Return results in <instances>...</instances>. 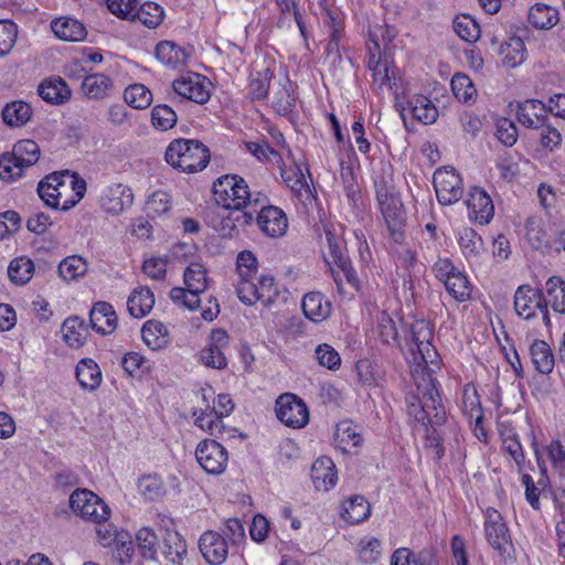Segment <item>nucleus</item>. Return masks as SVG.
Wrapping results in <instances>:
<instances>
[{
  "label": "nucleus",
  "instance_id": "680f3d73",
  "mask_svg": "<svg viewBox=\"0 0 565 565\" xmlns=\"http://www.w3.org/2000/svg\"><path fill=\"white\" fill-rule=\"evenodd\" d=\"M257 295L259 297V302L265 307H270L278 296V290L275 284V279L270 275H263L258 278V284H256Z\"/></svg>",
  "mask_w": 565,
  "mask_h": 565
},
{
  "label": "nucleus",
  "instance_id": "dca6fc26",
  "mask_svg": "<svg viewBox=\"0 0 565 565\" xmlns=\"http://www.w3.org/2000/svg\"><path fill=\"white\" fill-rule=\"evenodd\" d=\"M259 230L269 237H281L288 227L285 212L274 205L262 206L254 216Z\"/></svg>",
  "mask_w": 565,
  "mask_h": 565
},
{
  "label": "nucleus",
  "instance_id": "de8ad7c7",
  "mask_svg": "<svg viewBox=\"0 0 565 565\" xmlns=\"http://www.w3.org/2000/svg\"><path fill=\"white\" fill-rule=\"evenodd\" d=\"M164 11L156 2H145L130 19L137 18L145 26L149 29L157 28L163 20Z\"/></svg>",
  "mask_w": 565,
  "mask_h": 565
},
{
  "label": "nucleus",
  "instance_id": "423d86ee",
  "mask_svg": "<svg viewBox=\"0 0 565 565\" xmlns=\"http://www.w3.org/2000/svg\"><path fill=\"white\" fill-rule=\"evenodd\" d=\"M40 158L39 145L30 139L18 141L10 153L0 156V179L11 181L20 178L23 169L33 166Z\"/></svg>",
  "mask_w": 565,
  "mask_h": 565
},
{
  "label": "nucleus",
  "instance_id": "ddd939ff",
  "mask_svg": "<svg viewBox=\"0 0 565 565\" xmlns=\"http://www.w3.org/2000/svg\"><path fill=\"white\" fill-rule=\"evenodd\" d=\"M230 347V337L223 329H214L210 334L209 343L201 350L200 361L203 365L224 370L227 367L225 351Z\"/></svg>",
  "mask_w": 565,
  "mask_h": 565
},
{
  "label": "nucleus",
  "instance_id": "e433bc0d",
  "mask_svg": "<svg viewBox=\"0 0 565 565\" xmlns=\"http://www.w3.org/2000/svg\"><path fill=\"white\" fill-rule=\"evenodd\" d=\"M370 503L362 495L351 497L343 503L341 516L352 523L358 524L363 522L370 516Z\"/></svg>",
  "mask_w": 565,
  "mask_h": 565
},
{
  "label": "nucleus",
  "instance_id": "2f4dec72",
  "mask_svg": "<svg viewBox=\"0 0 565 565\" xmlns=\"http://www.w3.org/2000/svg\"><path fill=\"white\" fill-rule=\"evenodd\" d=\"M311 479L318 490L328 491L334 487L337 472L333 461L329 457L318 458L311 468Z\"/></svg>",
  "mask_w": 565,
  "mask_h": 565
},
{
  "label": "nucleus",
  "instance_id": "412c9836",
  "mask_svg": "<svg viewBox=\"0 0 565 565\" xmlns=\"http://www.w3.org/2000/svg\"><path fill=\"white\" fill-rule=\"evenodd\" d=\"M161 554L168 565H183L188 558V544L174 529H167L162 534Z\"/></svg>",
  "mask_w": 565,
  "mask_h": 565
},
{
  "label": "nucleus",
  "instance_id": "b1692460",
  "mask_svg": "<svg viewBox=\"0 0 565 565\" xmlns=\"http://www.w3.org/2000/svg\"><path fill=\"white\" fill-rule=\"evenodd\" d=\"M409 115L424 125L436 121L438 111L433 102L424 95H414L402 109V116Z\"/></svg>",
  "mask_w": 565,
  "mask_h": 565
},
{
  "label": "nucleus",
  "instance_id": "6e6552de",
  "mask_svg": "<svg viewBox=\"0 0 565 565\" xmlns=\"http://www.w3.org/2000/svg\"><path fill=\"white\" fill-rule=\"evenodd\" d=\"M543 290L530 285H521L514 294V310L524 320L534 318L537 312L542 315L546 327L551 326L548 309L544 307Z\"/></svg>",
  "mask_w": 565,
  "mask_h": 565
},
{
  "label": "nucleus",
  "instance_id": "e2e57ef3",
  "mask_svg": "<svg viewBox=\"0 0 565 565\" xmlns=\"http://www.w3.org/2000/svg\"><path fill=\"white\" fill-rule=\"evenodd\" d=\"M18 35V26L11 21H0V56L12 50Z\"/></svg>",
  "mask_w": 565,
  "mask_h": 565
},
{
  "label": "nucleus",
  "instance_id": "58836bf2",
  "mask_svg": "<svg viewBox=\"0 0 565 565\" xmlns=\"http://www.w3.org/2000/svg\"><path fill=\"white\" fill-rule=\"evenodd\" d=\"M76 377L82 387L93 391L102 382V372L95 361L84 359L76 366Z\"/></svg>",
  "mask_w": 565,
  "mask_h": 565
},
{
  "label": "nucleus",
  "instance_id": "20e7f679",
  "mask_svg": "<svg viewBox=\"0 0 565 565\" xmlns=\"http://www.w3.org/2000/svg\"><path fill=\"white\" fill-rule=\"evenodd\" d=\"M210 149L196 139H174L164 153V159L171 167L185 173L202 171L210 162Z\"/></svg>",
  "mask_w": 565,
  "mask_h": 565
},
{
  "label": "nucleus",
  "instance_id": "39448f33",
  "mask_svg": "<svg viewBox=\"0 0 565 565\" xmlns=\"http://www.w3.org/2000/svg\"><path fill=\"white\" fill-rule=\"evenodd\" d=\"M376 200L386 223L391 237L395 243H403L406 223L405 211L401 198L386 184L376 183Z\"/></svg>",
  "mask_w": 565,
  "mask_h": 565
},
{
  "label": "nucleus",
  "instance_id": "f257e3e1",
  "mask_svg": "<svg viewBox=\"0 0 565 565\" xmlns=\"http://www.w3.org/2000/svg\"><path fill=\"white\" fill-rule=\"evenodd\" d=\"M413 377L417 394L406 396L408 416L426 428L443 425L447 418L446 409L430 370L419 372L416 369Z\"/></svg>",
  "mask_w": 565,
  "mask_h": 565
},
{
  "label": "nucleus",
  "instance_id": "69168bd1",
  "mask_svg": "<svg viewBox=\"0 0 565 565\" xmlns=\"http://www.w3.org/2000/svg\"><path fill=\"white\" fill-rule=\"evenodd\" d=\"M170 207V195L164 191L153 192L147 201V211L152 216L163 215Z\"/></svg>",
  "mask_w": 565,
  "mask_h": 565
},
{
  "label": "nucleus",
  "instance_id": "6ab92c4d",
  "mask_svg": "<svg viewBox=\"0 0 565 565\" xmlns=\"http://www.w3.org/2000/svg\"><path fill=\"white\" fill-rule=\"evenodd\" d=\"M467 206L470 217L481 225L489 224L494 216L492 199L482 188L470 190Z\"/></svg>",
  "mask_w": 565,
  "mask_h": 565
},
{
  "label": "nucleus",
  "instance_id": "4d7b16f0",
  "mask_svg": "<svg viewBox=\"0 0 565 565\" xmlns=\"http://www.w3.org/2000/svg\"><path fill=\"white\" fill-rule=\"evenodd\" d=\"M186 288L196 291H205L207 287L206 270L200 263H191L183 275Z\"/></svg>",
  "mask_w": 565,
  "mask_h": 565
},
{
  "label": "nucleus",
  "instance_id": "a878e982",
  "mask_svg": "<svg viewBox=\"0 0 565 565\" xmlns=\"http://www.w3.org/2000/svg\"><path fill=\"white\" fill-rule=\"evenodd\" d=\"M301 308L303 315L312 322H322L332 311L331 302L321 292L311 291L303 296Z\"/></svg>",
  "mask_w": 565,
  "mask_h": 565
},
{
  "label": "nucleus",
  "instance_id": "774afa93",
  "mask_svg": "<svg viewBox=\"0 0 565 565\" xmlns=\"http://www.w3.org/2000/svg\"><path fill=\"white\" fill-rule=\"evenodd\" d=\"M547 456L553 469L562 477H565V448L558 441L554 440L547 446Z\"/></svg>",
  "mask_w": 565,
  "mask_h": 565
},
{
  "label": "nucleus",
  "instance_id": "8fccbe9b",
  "mask_svg": "<svg viewBox=\"0 0 565 565\" xmlns=\"http://www.w3.org/2000/svg\"><path fill=\"white\" fill-rule=\"evenodd\" d=\"M125 102L136 109H145L152 102V94L143 84H132L125 89Z\"/></svg>",
  "mask_w": 565,
  "mask_h": 565
},
{
  "label": "nucleus",
  "instance_id": "13d9d810",
  "mask_svg": "<svg viewBox=\"0 0 565 565\" xmlns=\"http://www.w3.org/2000/svg\"><path fill=\"white\" fill-rule=\"evenodd\" d=\"M376 330L381 341L388 345L398 343L397 328L392 317L382 311L376 319Z\"/></svg>",
  "mask_w": 565,
  "mask_h": 565
},
{
  "label": "nucleus",
  "instance_id": "09e8293b",
  "mask_svg": "<svg viewBox=\"0 0 565 565\" xmlns=\"http://www.w3.org/2000/svg\"><path fill=\"white\" fill-rule=\"evenodd\" d=\"M86 260L78 256L72 255L64 258L58 265V274L64 280H74L87 273Z\"/></svg>",
  "mask_w": 565,
  "mask_h": 565
},
{
  "label": "nucleus",
  "instance_id": "052dcab7",
  "mask_svg": "<svg viewBox=\"0 0 565 565\" xmlns=\"http://www.w3.org/2000/svg\"><path fill=\"white\" fill-rule=\"evenodd\" d=\"M462 412L470 420L476 417L480 419L483 415L477 388L472 385H467L463 388Z\"/></svg>",
  "mask_w": 565,
  "mask_h": 565
},
{
  "label": "nucleus",
  "instance_id": "37998d69",
  "mask_svg": "<svg viewBox=\"0 0 565 565\" xmlns=\"http://www.w3.org/2000/svg\"><path fill=\"white\" fill-rule=\"evenodd\" d=\"M458 244L467 259L476 258L483 252V241L471 227H463L458 232Z\"/></svg>",
  "mask_w": 565,
  "mask_h": 565
},
{
  "label": "nucleus",
  "instance_id": "a19ab883",
  "mask_svg": "<svg viewBox=\"0 0 565 565\" xmlns=\"http://www.w3.org/2000/svg\"><path fill=\"white\" fill-rule=\"evenodd\" d=\"M527 18L534 28L548 30L558 22V12L550 6L536 3L531 7Z\"/></svg>",
  "mask_w": 565,
  "mask_h": 565
},
{
  "label": "nucleus",
  "instance_id": "49530a36",
  "mask_svg": "<svg viewBox=\"0 0 565 565\" xmlns=\"http://www.w3.org/2000/svg\"><path fill=\"white\" fill-rule=\"evenodd\" d=\"M136 542L138 551L145 559H156L159 543L158 536L151 527H141L136 533Z\"/></svg>",
  "mask_w": 565,
  "mask_h": 565
},
{
  "label": "nucleus",
  "instance_id": "7c9ffc66",
  "mask_svg": "<svg viewBox=\"0 0 565 565\" xmlns=\"http://www.w3.org/2000/svg\"><path fill=\"white\" fill-rule=\"evenodd\" d=\"M141 335L145 344L153 350H162L170 342L168 328L158 320H148L141 329Z\"/></svg>",
  "mask_w": 565,
  "mask_h": 565
},
{
  "label": "nucleus",
  "instance_id": "3c124183",
  "mask_svg": "<svg viewBox=\"0 0 565 565\" xmlns=\"http://www.w3.org/2000/svg\"><path fill=\"white\" fill-rule=\"evenodd\" d=\"M334 441L340 448L348 451V446L359 447L362 444L363 438L360 433L356 431V428L352 423L342 422L337 425Z\"/></svg>",
  "mask_w": 565,
  "mask_h": 565
},
{
  "label": "nucleus",
  "instance_id": "f8f14e48",
  "mask_svg": "<svg viewBox=\"0 0 565 565\" xmlns=\"http://www.w3.org/2000/svg\"><path fill=\"white\" fill-rule=\"evenodd\" d=\"M195 458L201 468L210 475H221L228 460L225 447L213 439H204L199 443Z\"/></svg>",
  "mask_w": 565,
  "mask_h": 565
},
{
  "label": "nucleus",
  "instance_id": "c03bdc74",
  "mask_svg": "<svg viewBox=\"0 0 565 565\" xmlns=\"http://www.w3.org/2000/svg\"><path fill=\"white\" fill-rule=\"evenodd\" d=\"M34 264L26 257L21 256L12 259L8 267V275L15 285H25L33 276Z\"/></svg>",
  "mask_w": 565,
  "mask_h": 565
},
{
  "label": "nucleus",
  "instance_id": "0e129e2a",
  "mask_svg": "<svg viewBox=\"0 0 565 565\" xmlns=\"http://www.w3.org/2000/svg\"><path fill=\"white\" fill-rule=\"evenodd\" d=\"M315 353L320 365L329 370H337L340 367L341 358L331 345L327 343L319 344L316 348Z\"/></svg>",
  "mask_w": 565,
  "mask_h": 565
},
{
  "label": "nucleus",
  "instance_id": "2eb2a0df",
  "mask_svg": "<svg viewBox=\"0 0 565 565\" xmlns=\"http://www.w3.org/2000/svg\"><path fill=\"white\" fill-rule=\"evenodd\" d=\"M102 207L110 214L118 215L134 203L132 190L122 183H111L100 193Z\"/></svg>",
  "mask_w": 565,
  "mask_h": 565
},
{
  "label": "nucleus",
  "instance_id": "0eeeda50",
  "mask_svg": "<svg viewBox=\"0 0 565 565\" xmlns=\"http://www.w3.org/2000/svg\"><path fill=\"white\" fill-rule=\"evenodd\" d=\"M483 531L488 544L501 557L510 556V550L513 547L511 534L505 520L498 510L488 508L484 511Z\"/></svg>",
  "mask_w": 565,
  "mask_h": 565
},
{
  "label": "nucleus",
  "instance_id": "ea45409f",
  "mask_svg": "<svg viewBox=\"0 0 565 565\" xmlns=\"http://www.w3.org/2000/svg\"><path fill=\"white\" fill-rule=\"evenodd\" d=\"M1 115L8 126L21 127L30 120L32 110L25 102L14 100L4 106Z\"/></svg>",
  "mask_w": 565,
  "mask_h": 565
},
{
  "label": "nucleus",
  "instance_id": "6e6d98bb",
  "mask_svg": "<svg viewBox=\"0 0 565 565\" xmlns=\"http://www.w3.org/2000/svg\"><path fill=\"white\" fill-rule=\"evenodd\" d=\"M451 89L456 98L462 103L472 102L477 95L472 81L465 74H456L452 77Z\"/></svg>",
  "mask_w": 565,
  "mask_h": 565
},
{
  "label": "nucleus",
  "instance_id": "79ce46f5",
  "mask_svg": "<svg viewBox=\"0 0 565 565\" xmlns=\"http://www.w3.org/2000/svg\"><path fill=\"white\" fill-rule=\"evenodd\" d=\"M455 33L467 43H475L480 39L481 30L478 22L469 14H458L452 21Z\"/></svg>",
  "mask_w": 565,
  "mask_h": 565
},
{
  "label": "nucleus",
  "instance_id": "f03ea898",
  "mask_svg": "<svg viewBox=\"0 0 565 565\" xmlns=\"http://www.w3.org/2000/svg\"><path fill=\"white\" fill-rule=\"evenodd\" d=\"M214 200L224 211H230V221L239 225H249L254 221L259 194L253 199L246 181L236 174L220 177L213 184Z\"/></svg>",
  "mask_w": 565,
  "mask_h": 565
},
{
  "label": "nucleus",
  "instance_id": "c85d7f7f",
  "mask_svg": "<svg viewBox=\"0 0 565 565\" xmlns=\"http://www.w3.org/2000/svg\"><path fill=\"white\" fill-rule=\"evenodd\" d=\"M529 353L531 361L539 373L547 375L553 372L555 356L547 342L535 339L530 345Z\"/></svg>",
  "mask_w": 565,
  "mask_h": 565
},
{
  "label": "nucleus",
  "instance_id": "864d4df0",
  "mask_svg": "<svg viewBox=\"0 0 565 565\" xmlns=\"http://www.w3.org/2000/svg\"><path fill=\"white\" fill-rule=\"evenodd\" d=\"M177 119L175 111L166 104L156 105L151 110V124L160 131H167L173 128L177 124Z\"/></svg>",
  "mask_w": 565,
  "mask_h": 565
},
{
  "label": "nucleus",
  "instance_id": "603ef678",
  "mask_svg": "<svg viewBox=\"0 0 565 565\" xmlns=\"http://www.w3.org/2000/svg\"><path fill=\"white\" fill-rule=\"evenodd\" d=\"M324 239L328 253L324 254V259L328 265H334L348 258L345 255L344 242L337 236L329 227H324Z\"/></svg>",
  "mask_w": 565,
  "mask_h": 565
},
{
  "label": "nucleus",
  "instance_id": "473e14b6",
  "mask_svg": "<svg viewBox=\"0 0 565 565\" xmlns=\"http://www.w3.org/2000/svg\"><path fill=\"white\" fill-rule=\"evenodd\" d=\"M156 57L163 65L178 68L184 66L188 61L186 51L172 41H161L156 46Z\"/></svg>",
  "mask_w": 565,
  "mask_h": 565
},
{
  "label": "nucleus",
  "instance_id": "a211bd4d",
  "mask_svg": "<svg viewBox=\"0 0 565 565\" xmlns=\"http://www.w3.org/2000/svg\"><path fill=\"white\" fill-rule=\"evenodd\" d=\"M199 548L204 559L211 565L223 564L228 555L224 535L215 531H206L201 535Z\"/></svg>",
  "mask_w": 565,
  "mask_h": 565
},
{
  "label": "nucleus",
  "instance_id": "f3484780",
  "mask_svg": "<svg viewBox=\"0 0 565 565\" xmlns=\"http://www.w3.org/2000/svg\"><path fill=\"white\" fill-rule=\"evenodd\" d=\"M409 332L412 341L416 347V350L412 349L413 353L418 354L425 366L428 363H433L437 352L431 345L433 330L429 322L424 319L416 320L411 324Z\"/></svg>",
  "mask_w": 565,
  "mask_h": 565
},
{
  "label": "nucleus",
  "instance_id": "5fc2aeb1",
  "mask_svg": "<svg viewBox=\"0 0 565 565\" xmlns=\"http://www.w3.org/2000/svg\"><path fill=\"white\" fill-rule=\"evenodd\" d=\"M525 237L534 249H540L547 245L546 233L541 217L531 216L526 220Z\"/></svg>",
  "mask_w": 565,
  "mask_h": 565
},
{
  "label": "nucleus",
  "instance_id": "aec40b11",
  "mask_svg": "<svg viewBox=\"0 0 565 565\" xmlns=\"http://www.w3.org/2000/svg\"><path fill=\"white\" fill-rule=\"evenodd\" d=\"M516 118L522 126L539 130L548 119L547 109L541 100L526 99L516 104Z\"/></svg>",
  "mask_w": 565,
  "mask_h": 565
},
{
  "label": "nucleus",
  "instance_id": "4c0bfd02",
  "mask_svg": "<svg viewBox=\"0 0 565 565\" xmlns=\"http://www.w3.org/2000/svg\"><path fill=\"white\" fill-rule=\"evenodd\" d=\"M195 424L201 429L210 433L212 436L217 438H224L225 435L234 437L233 429L227 428L220 416L212 409L203 411L196 418Z\"/></svg>",
  "mask_w": 565,
  "mask_h": 565
},
{
  "label": "nucleus",
  "instance_id": "bf43d9fd",
  "mask_svg": "<svg viewBox=\"0 0 565 565\" xmlns=\"http://www.w3.org/2000/svg\"><path fill=\"white\" fill-rule=\"evenodd\" d=\"M273 71L268 67L256 73L249 83V95L253 99L262 100L268 96Z\"/></svg>",
  "mask_w": 565,
  "mask_h": 565
},
{
  "label": "nucleus",
  "instance_id": "c756f323",
  "mask_svg": "<svg viewBox=\"0 0 565 565\" xmlns=\"http://www.w3.org/2000/svg\"><path fill=\"white\" fill-rule=\"evenodd\" d=\"M61 331L64 341L72 349H79L86 343L88 328L78 316H72L65 319Z\"/></svg>",
  "mask_w": 565,
  "mask_h": 565
},
{
  "label": "nucleus",
  "instance_id": "338daca9",
  "mask_svg": "<svg viewBox=\"0 0 565 565\" xmlns=\"http://www.w3.org/2000/svg\"><path fill=\"white\" fill-rule=\"evenodd\" d=\"M381 556V542L372 537L359 543V557L365 564L375 563Z\"/></svg>",
  "mask_w": 565,
  "mask_h": 565
},
{
  "label": "nucleus",
  "instance_id": "bb28decb",
  "mask_svg": "<svg viewBox=\"0 0 565 565\" xmlns=\"http://www.w3.org/2000/svg\"><path fill=\"white\" fill-rule=\"evenodd\" d=\"M53 33L62 41L81 42L87 36L86 28L76 19L62 17L51 22Z\"/></svg>",
  "mask_w": 565,
  "mask_h": 565
},
{
  "label": "nucleus",
  "instance_id": "7ed1b4c3",
  "mask_svg": "<svg viewBox=\"0 0 565 565\" xmlns=\"http://www.w3.org/2000/svg\"><path fill=\"white\" fill-rule=\"evenodd\" d=\"M86 192L85 180L76 173L53 172L38 184V193L49 207L68 211L74 207Z\"/></svg>",
  "mask_w": 565,
  "mask_h": 565
},
{
  "label": "nucleus",
  "instance_id": "9d476101",
  "mask_svg": "<svg viewBox=\"0 0 565 565\" xmlns=\"http://www.w3.org/2000/svg\"><path fill=\"white\" fill-rule=\"evenodd\" d=\"M437 200L443 205L458 202L463 194L462 180L454 168H439L433 178Z\"/></svg>",
  "mask_w": 565,
  "mask_h": 565
},
{
  "label": "nucleus",
  "instance_id": "4468645a",
  "mask_svg": "<svg viewBox=\"0 0 565 565\" xmlns=\"http://www.w3.org/2000/svg\"><path fill=\"white\" fill-rule=\"evenodd\" d=\"M210 82L198 73H189L172 83V88L179 96L196 104H205L210 97Z\"/></svg>",
  "mask_w": 565,
  "mask_h": 565
},
{
  "label": "nucleus",
  "instance_id": "4be33fe9",
  "mask_svg": "<svg viewBox=\"0 0 565 565\" xmlns=\"http://www.w3.org/2000/svg\"><path fill=\"white\" fill-rule=\"evenodd\" d=\"M38 93L43 100L52 105H64L72 97L71 88L60 76H51L42 81Z\"/></svg>",
  "mask_w": 565,
  "mask_h": 565
},
{
  "label": "nucleus",
  "instance_id": "72a5a7b5",
  "mask_svg": "<svg viewBox=\"0 0 565 565\" xmlns=\"http://www.w3.org/2000/svg\"><path fill=\"white\" fill-rule=\"evenodd\" d=\"M154 305L153 292L148 287H139L131 291L127 300V309L135 318L147 316Z\"/></svg>",
  "mask_w": 565,
  "mask_h": 565
},
{
  "label": "nucleus",
  "instance_id": "5701e85b",
  "mask_svg": "<svg viewBox=\"0 0 565 565\" xmlns=\"http://www.w3.org/2000/svg\"><path fill=\"white\" fill-rule=\"evenodd\" d=\"M89 324L97 333L110 334L117 326L113 306L105 301L96 302L89 311Z\"/></svg>",
  "mask_w": 565,
  "mask_h": 565
},
{
  "label": "nucleus",
  "instance_id": "f704fd0d",
  "mask_svg": "<svg viewBox=\"0 0 565 565\" xmlns=\"http://www.w3.org/2000/svg\"><path fill=\"white\" fill-rule=\"evenodd\" d=\"M499 54L501 55V64L505 68H514L525 61L526 47L521 38L513 36L501 44Z\"/></svg>",
  "mask_w": 565,
  "mask_h": 565
},
{
  "label": "nucleus",
  "instance_id": "9b49d317",
  "mask_svg": "<svg viewBox=\"0 0 565 565\" xmlns=\"http://www.w3.org/2000/svg\"><path fill=\"white\" fill-rule=\"evenodd\" d=\"M275 411L277 418L291 428H302L309 422L306 403L295 394H281L276 401Z\"/></svg>",
  "mask_w": 565,
  "mask_h": 565
},
{
  "label": "nucleus",
  "instance_id": "cd10ccee",
  "mask_svg": "<svg viewBox=\"0 0 565 565\" xmlns=\"http://www.w3.org/2000/svg\"><path fill=\"white\" fill-rule=\"evenodd\" d=\"M543 290L544 307L550 306L555 312L565 315V280L559 276L550 277Z\"/></svg>",
  "mask_w": 565,
  "mask_h": 565
},
{
  "label": "nucleus",
  "instance_id": "a18cd8bd",
  "mask_svg": "<svg viewBox=\"0 0 565 565\" xmlns=\"http://www.w3.org/2000/svg\"><path fill=\"white\" fill-rule=\"evenodd\" d=\"M443 284L448 294L459 302L467 301L471 296V286L468 277L460 270L450 276Z\"/></svg>",
  "mask_w": 565,
  "mask_h": 565
},
{
  "label": "nucleus",
  "instance_id": "1a4fd4ad",
  "mask_svg": "<svg viewBox=\"0 0 565 565\" xmlns=\"http://www.w3.org/2000/svg\"><path fill=\"white\" fill-rule=\"evenodd\" d=\"M70 507L74 513L87 521L102 523L110 515L108 505L94 492L77 489L70 497Z\"/></svg>",
  "mask_w": 565,
  "mask_h": 565
},
{
  "label": "nucleus",
  "instance_id": "393cba45",
  "mask_svg": "<svg viewBox=\"0 0 565 565\" xmlns=\"http://www.w3.org/2000/svg\"><path fill=\"white\" fill-rule=\"evenodd\" d=\"M296 84L285 76L274 85L271 95V106L279 115L290 114L296 105Z\"/></svg>",
  "mask_w": 565,
  "mask_h": 565
},
{
  "label": "nucleus",
  "instance_id": "c9c22d12",
  "mask_svg": "<svg viewBox=\"0 0 565 565\" xmlns=\"http://www.w3.org/2000/svg\"><path fill=\"white\" fill-rule=\"evenodd\" d=\"M81 87L84 95L89 99H103L109 95L113 88V81L105 74L95 73L85 76Z\"/></svg>",
  "mask_w": 565,
  "mask_h": 565
}]
</instances>
